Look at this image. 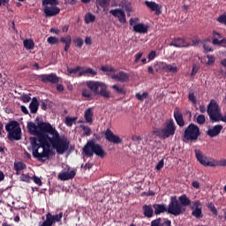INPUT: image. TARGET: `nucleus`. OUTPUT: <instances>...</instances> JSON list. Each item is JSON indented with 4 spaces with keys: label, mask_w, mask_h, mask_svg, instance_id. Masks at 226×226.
Listing matches in <instances>:
<instances>
[{
    "label": "nucleus",
    "mask_w": 226,
    "mask_h": 226,
    "mask_svg": "<svg viewBox=\"0 0 226 226\" xmlns=\"http://www.w3.org/2000/svg\"><path fill=\"white\" fill-rule=\"evenodd\" d=\"M96 1L98 2V4L102 8H107L110 4V0H96Z\"/></svg>",
    "instance_id": "nucleus-38"
},
{
    "label": "nucleus",
    "mask_w": 226,
    "mask_h": 226,
    "mask_svg": "<svg viewBox=\"0 0 226 226\" xmlns=\"http://www.w3.org/2000/svg\"><path fill=\"white\" fill-rule=\"evenodd\" d=\"M84 67L77 66L75 68L71 69L70 67L67 68V75L73 77L78 73V77L86 76L87 74H91L92 76H95L97 72L91 68H87L83 70Z\"/></svg>",
    "instance_id": "nucleus-8"
},
{
    "label": "nucleus",
    "mask_w": 226,
    "mask_h": 226,
    "mask_svg": "<svg viewBox=\"0 0 226 226\" xmlns=\"http://www.w3.org/2000/svg\"><path fill=\"white\" fill-rule=\"evenodd\" d=\"M70 148V139L66 136H61L57 133V154H64Z\"/></svg>",
    "instance_id": "nucleus-12"
},
{
    "label": "nucleus",
    "mask_w": 226,
    "mask_h": 226,
    "mask_svg": "<svg viewBox=\"0 0 226 226\" xmlns=\"http://www.w3.org/2000/svg\"><path fill=\"white\" fill-rule=\"evenodd\" d=\"M200 135H201V132L200 128L194 124H190L185 130L183 141L195 142L198 140Z\"/></svg>",
    "instance_id": "nucleus-6"
},
{
    "label": "nucleus",
    "mask_w": 226,
    "mask_h": 226,
    "mask_svg": "<svg viewBox=\"0 0 226 226\" xmlns=\"http://www.w3.org/2000/svg\"><path fill=\"white\" fill-rule=\"evenodd\" d=\"M104 135L105 139L109 142H112L114 144L122 143V139L117 135H115L109 129H107Z\"/></svg>",
    "instance_id": "nucleus-16"
},
{
    "label": "nucleus",
    "mask_w": 226,
    "mask_h": 226,
    "mask_svg": "<svg viewBox=\"0 0 226 226\" xmlns=\"http://www.w3.org/2000/svg\"><path fill=\"white\" fill-rule=\"evenodd\" d=\"M60 42L65 44L64 51L68 52V50L70 49V46H72V36L67 35L65 37L60 38Z\"/></svg>",
    "instance_id": "nucleus-28"
},
{
    "label": "nucleus",
    "mask_w": 226,
    "mask_h": 226,
    "mask_svg": "<svg viewBox=\"0 0 226 226\" xmlns=\"http://www.w3.org/2000/svg\"><path fill=\"white\" fill-rule=\"evenodd\" d=\"M142 56H143V53H141V52L136 54V55L134 56V57H135L134 63H135V64L139 63V61L140 60V58L142 57Z\"/></svg>",
    "instance_id": "nucleus-54"
},
{
    "label": "nucleus",
    "mask_w": 226,
    "mask_h": 226,
    "mask_svg": "<svg viewBox=\"0 0 226 226\" xmlns=\"http://www.w3.org/2000/svg\"><path fill=\"white\" fill-rule=\"evenodd\" d=\"M93 165H94L93 163L87 162V163L85 164L84 169L85 170H87V169L89 170L93 167Z\"/></svg>",
    "instance_id": "nucleus-63"
},
{
    "label": "nucleus",
    "mask_w": 226,
    "mask_h": 226,
    "mask_svg": "<svg viewBox=\"0 0 226 226\" xmlns=\"http://www.w3.org/2000/svg\"><path fill=\"white\" fill-rule=\"evenodd\" d=\"M205 122H206L205 116L204 115H199L198 117H197V123L199 124H204Z\"/></svg>",
    "instance_id": "nucleus-46"
},
{
    "label": "nucleus",
    "mask_w": 226,
    "mask_h": 226,
    "mask_svg": "<svg viewBox=\"0 0 226 226\" xmlns=\"http://www.w3.org/2000/svg\"><path fill=\"white\" fill-rule=\"evenodd\" d=\"M111 78L120 82H127L129 80V75L124 72H119L117 74L112 75Z\"/></svg>",
    "instance_id": "nucleus-24"
},
{
    "label": "nucleus",
    "mask_w": 226,
    "mask_h": 226,
    "mask_svg": "<svg viewBox=\"0 0 226 226\" xmlns=\"http://www.w3.org/2000/svg\"><path fill=\"white\" fill-rule=\"evenodd\" d=\"M109 13L113 15L115 18H117L120 23L122 24L126 23L125 13L123 10L121 9L111 10Z\"/></svg>",
    "instance_id": "nucleus-17"
},
{
    "label": "nucleus",
    "mask_w": 226,
    "mask_h": 226,
    "mask_svg": "<svg viewBox=\"0 0 226 226\" xmlns=\"http://www.w3.org/2000/svg\"><path fill=\"white\" fill-rule=\"evenodd\" d=\"M83 153L87 157H92L94 154L100 158H104L107 153L103 149L102 146L95 143L94 140L88 141L83 147Z\"/></svg>",
    "instance_id": "nucleus-3"
},
{
    "label": "nucleus",
    "mask_w": 226,
    "mask_h": 226,
    "mask_svg": "<svg viewBox=\"0 0 226 226\" xmlns=\"http://www.w3.org/2000/svg\"><path fill=\"white\" fill-rule=\"evenodd\" d=\"M169 215H173V216H180L185 213V207H182L180 202L177 200V197H171L170 202L168 207Z\"/></svg>",
    "instance_id": "nucleus-7"
},
{
    "label": "nucleus",
    "mask_w": 226,
    "mask_h": 226,
    "mask_svg": "<svg viewBox=\"0 0 226 226\" xmlns=\"http://www.w3.org/2000/svg\"><path fill=\"white\" fill-rule=\"evenodd\" d=\"M139 21V19L138 18H135V19H131L130 21H129V24L131 26H132L135 23H137Z\"/></svg>",
    "instance_id": "nucleus-60"
},
{
    "label": "nucleus",
    "mask_w": 226,
    "mask_h": 226,
    "mask_svg": "<svg viewBox=\"0 0 226 226\" xmlns=\"http://www.w3.org/2000/svg\"><path fill=\"white\" fill-rule=\"evenodd\" d=\"M170 46L176 47V48H187L190 46L189 43H187L184 39L182 38H177L174 39L171 43Z\"/></svg>",
    "instance_id": "nucleus-22"
},
{
    "label": "nucleus",
    "mask_w": 226,
    "mask_h": 226,
    "mask_svg": "<svg viewBox=\"0 0 226 226\" xmlns=\"http://www.w3.org/2000/svg\"><path fill=\"white\" fill-rule=\"evenodd\" d=\"M23 44H24L25 49H26V50H31V49H34V42L31 39L25 40L23 41Z\"/></svg>",
    "instance_id": "nucleus-32"
},
{
    "label": "nucleus",
    "mask_w": 226,
    "mask_h": 226,
    "mask_svg": "<svg viewBox=\"0 0 226 226\" xmlns=\"http://www.w3.org/2000/svg\"><path fill=\"white\" fill-rule=\"evenodd\" d=\"M189 100L192 102L194 104L196 103V97L194 96V94H189Z\"/></svg>",
    "instance_id": "nucleus-59"
},
{
    "label": "nucleus",
    "mask_w": 226,
    "mask_h": 226,
    "mask_svg": "<svg viewBox=\"0 0 226 226\" xmlns=\"http://www.w3.org/2000/svg\"><path fill=\"white\" fill-rule=\"evenodd\" d=\"M95 20V16L93 15L92 13H87L85 16V22L86 24L93 23Z\"/></svg>",
    "instance_id": "nucleus-35"
},
{
    "label": "nucleus",
    "mask_w": 226,
    "mask_h": 226,
    "mask_svg": "<svg viewBox=\"0 0 226 226\" xmlns=\"http://www.w3.org/2000/svg\"><path fill=\"white\" fill-rule=\"evenodd\" d=\"M87 87L95 94L101 95L105 99L110 98V92L107 90L108 87L100 81H87Z\"/></svg>",
    "instance_id": "nucleus-4"
},
{
    "label": "nucleus",
    "mask_w": 226,
    "mask_h": 226,
    "mask_svg": "<svg viewBox=\"0 0 226 226\" xmlns=\"http://www.w3.org/2000/svg\"><path fill=\"white\" fill-rule=\"evenodd\" d=\"M191 209L192 210V216H194L198 220H200V218H203V213H202V204L200 200H195L191 202Z\"/></svg>",
    "instance_id": "nucleus-13"
},
{
    "label": "nucleus",
    "mask_w": 226,
    "mask_h": 226,
    "mask_svg": "<svg viewBox=\"0 0 226 226\" xmlns=\"http://www.w3.org/2000/svg\"><path fill=\"white\" fill-rule=\"evenodd\" d=\"M79 127L84 131V134L87 136H90L91 135V129L84 124H80Z\"/></svg>",
    "instance_id": "nucleus-40"
},
{
    "label": "nucleus",
    "mask_w": 226,
    "mask_h": 226,
    "mask_svg": "<svg viewBox=\"0 0 226 226\" xmlns=\"http://www.w3.org/2000/svg\"><path fill=\"white\" fill-rule=\"evenodd\" d=\"M56 4H57V0L42 1V6H45L44 13L46 17H54V15H57V9L56 8Z\"/></svg>",
    "instance_id": "nucleus-10"
},
{
    "label": "nucleus",
    "mask_w": 226,
    "mask_h": 226,
    "mask_svg": "<svg viewBox=\"0 0 226 226\" xmlns=\"http://www.w3.org/2000/svg\"><path fill=\"white\" fill-rule=\"evenodd\" d=\"M207 207L210 209V211L213 213V215H215V216H217L218 211H217L215 206L212 202H208V203L207 204Z\"/></svg>",
    "instance_id": "nucleus-37"
},
{
    "label": "nucleus",
    "mask_w": 226,
    "mask_h": 226,
    "mask_svg": "<svg viewBox=\"0 0 226 226\" xmlns=\"http://www.w3.org/2000/svg\"><path fill=\"white\" fill-rule=\"evenodd\" d=\"M73 42L76 43V47L81 49L84 46V40L80 37H76L73 39Z\"/></svg>",
    "instance_id": "nucleus-36"
},
{
    "label": "nucleus",
    "mask_w": 226,
    "mask_h": 226,
    "mask_svg": "<svg viewBox=\"0 0 226 226\" xmlns=\"http://www.w3.org/2000/svg\"><path fill=\"white\" fill-rule=\"evenodd\" d=\"M5 130L8 133L7 137L10 140H20L22 137L21 129L20 124H19L17 121H11L5 124Z\"/></svg>",
    "instance_id": "nucleus-5"
},
{
    "label": "nucleus",
    "mask_w": 226,
    "mask_h": 226,
    "mask_svg": "<svg viewBox=\"0 0 226 226\" xmlns=\"http://www.w3.org/2000/svg\"><path fill=\"white\" fill-rule=\"evenodd\" d=\"M149 26L142 23L133 26V31L139 34H147L148 32Z\"/></svg>",
    "instance_id": "nucleus-25"
},
{
    "label": "nucleus",
    "mask_w": 226,
    "mask_h": 226,
    "mask_svg": "<svg viewBox=\"0 0 226 226\" xmlns=\"http://www.w3.org/2000/svg\"><path fill=\"white\" fill-rule=\"evenodd\" d=\"M195 155L197 160L203 165V166H209V167H216L219 165V162L214 159L207 158L201 150L195 149Z\"/></svg>",
    "instance_id": "nucleus-9"
},
{
    "label": "nucleus",
    "mask_w": 226,
    "mask_h": 226,
    "mask_svg": "<svg viewBox=\"0 0 226 226\" xmlns=\"http://www.w3.org/2000/svg\"><path fill=\"white\" fill-rule=\"evenodd\" d=\"M174 118L177 124V125H179L180 127L185 126V120L183 118V114L181 113L179 108H176L174 110Z\"/></svg>",
    "instance_id": "nucleus-18"
},
{
    "label": "nucleus",
    "mask_w": 226,
    "mask_h": 226,
    "mask_svg": "<svg viewBox=\"0 0 226 226\" xmlns=\"http://www.w3.org/2000/svg\"><path fill=\"white\" fill-rule=\"evenodd\" d=\"M123 4L124 3L125 4V6H124V9L126 11V12H128V16H130V12L132 11V6H131V4L130 3H127L126 4V1H123L122 2Z\"/></svg>",
    "instance_id": "nucleus-49"
},
{
    "label": "nucleus",
    "mask_w": 226,
    "mask_h": 226,
    "mask_svg": "<svg viewBox=\"0 0 226 226\" xmlns=\"http://www.w3.org/2000/svg\"><path fill=\"white\" fill-rule=\"evenodd\" d=\"M155 56H156V52L154 51V50L151 51V52L148 54V56H147L148 62L154 60Z\"/></svg>",
    "instance_id": "nucleus-51"
},
{
    "label": "nucleus",
    "mask_w": 226,
    "mask_h": 226,
    "mask_svg": "<svg viewBox=\"0 0 226 226\" xmlns=\"http://www.w3.org/2000/svg\"><path fill=\"white\" fill-rule=\"evenodd\" d=\"M203 48H204V49H205L207 52H212V51H214V49H213L211 47H209L207 44H204V45H203Z\"/></svg>",
    "instance_id": "nucleus-58"
},
{
    "label": "nucleus",
    "mask_w": 226,
    "mask_h": 226,
    "mask_svg": "<svg viewBox=\"0 0 226 226\" xmlns=\"http://www.w3.org/2000/svg\"><path fill=\"white\" fill-rule=\"evenodd\" d=\"M153 209H154V213L158 216V215H162V213H168V207L165 204H154Z\"/></svg>",
    "instance_id": "nucleus-23"
},
{
    "label": "nucleus",
    "mask_w": 226,
    "mask_h": 226,
    "mask_svg": "<svg viewBox=\"0 0 226 226\" xmlns=\"http://www.w3.org/2000/svg\"><path fill=\"white\" fill-rule=\"evenodd\" d=\"M177 126L173 119H169L164 123L163 128H156L153 133L162 139H166L170 137H173L176 133Z\"/></svg>",
    "instance_id": "nucleus-2"
},
{
    "label": "nucleus",
    "mask_w": 226,
    "mask_h": 226,
    "mask_svg": "<svg viewBox=\"0 0 226 226\" xmlns=\"http://www.w3.org/2000/svg\"><path fill=\"white\" fill-rule=\"evenodd\" d=\"M82 96L85 97V98H87V99H91L92 94H91V93H90L89 90L84 89V90L82 91Z\"/></svg>",
    "instance_id": "nucleus-48"
},
{
    "label": "nucleus",
    "mask_w": 226,
    "mask_h": 226,
    "mask_svg": "<svg viewBox=\"0 0 226 226\" xmlns=\"http://www.w3.org/2000/svg\"><path fill=\"white\" fill-rule=\"evenodd\" d=\"M215 46H220L222 45L221 41H219L217 38H215L212 42Z\"/></svg>",
    "instance_id": "nucleus-61"
},
{
    "label": "nucleus",
    "mask_w": 226,
    "mask_h": 226,
    "mask_svg": "<svg viewBox=\"0 0 226 226\" xmlns=\"http://www.w3.org/2000/svg\"><path fill=\"white\" fill-rule=\"evenodd\" d=\"M145 4L152 11H155V15L159 16L162 14V7L154 2L146 1Z\"/></svg>",
    "instance_id": "nucleus-20"
},
{
    "label": "nucleus",
    "mask_w": 226,
    "mask_h": 226,
    "mask_svg": "<svg viewBox=\"0 0 226 226\" xmlns=\"http://www.w3.org/2000/svg\"><path fill=\"white\" fill-rule=\"evenodd\" d=\"M85 119L86 122L88 124H92L93 123V117H94V113H93V109L89 108L85 111Z\"/></svg>",
    "instance_id": "nucleus-30"
},
{
    "label": "nucleus",
    "mask_w": 226,
    "mask_h": 226,
    "mask_svg": "<svg viewBox=\"0 0 226 226\" xmlns=\"http://www.w3.org/2000/svg\"><path fill=\"white\" fill-rule=\"evenodd\" d=\"M57 216L52 215L51 214L46 215V220L42 222H39V226H52L56 223Z\"/></svg>",
    "instance_id": "nucleus-21"
},
{
    "label": "nucleus",
    "mask_w": 226,
    "mask_h": 226,
    "mask_svg": "<svg viewBox=\"0 0 226 226\" xmlns=\"http://www.w3.org/2000/svg\"><path fill=\"white\" fill-rule=\"evenodd\" d=\"M38 107H40V102L36 97H34L29 104L31 114H36V112H38Z\"/></svg>",
    "instance_id": "nucleus-27"
},
{
    "label": "nucleus",
    "mask_w": 226,
    "mask_h": 226,
    "mask_svg": "<svg viewBox=\"0 0 226 226\" xmlns=\"http://www.w3.org/2000/svg\"><path fill=\"white\" fill-rule=\"evenodd\" d=\"M147 96H148V93H147V92L143 93L142 94H139V93H137V94H136V98H137L139 101H140V102H143L144 99L147 98Z\"/></svg>",
    "instance_id": "nucleus-39"
},
{
    "label": "nucleus",
    "mask_w": 226,
    "mask_h": 226,
    "mask_svg": "<svg viewBox=\"0 0 226 226\" xmlns=\"http://www.w3.org/2000/svg\"><path fill=\"white\" fill-rule=\"evenodd\" d=\"M161 222H162V218L161 217H159V218H157L155 220H153L151 222V226H162V223H161Z\"/></svg>",
    "instance_id": "nucleus-43"
},
{
    "label": "nucleus",
    "mask_w": 226,
    "mask_h": 226,
    "mask_svg": "<svg viewBox=\"0 0 226 226\" xmlns=\"http://www.w3.org/2000/svg\"><path fill=\"white\" fill-rule=\"evenodd\" d=\"M39 80L44 83L50 82V84H56L57 83V75L51 73V74H41L39 75Z\"/></svg>",
    "instance_id": "nucleus-15"
},
{
    "label": "nucleus",
    "mask_w": 226,
    "mask_h": 226,
    "mask_svg": "<svg viewBox=\"0 0 226 226\" xmlns=\"http://www.w3.org/2000/svg\"><path fill=\"white\" fill-rule=\"evenodd\" d=\"M219 121H222L224 123H226V115L225 116H222L221 114L218 117V122Z\"/></svg>",
    "instance_id": "nucleus-62"
},
{
    "label": "nucleus",
    "mask_w": 226,
    "mask_h": 226,
    "mask_svg": "<svg viewBox=\"0 0 226 226\" xmlns=\"http://www.w3.org/2000/svg\"><path fill=\"white\" fill-rule=\"evenodd\" d=\"M199 71V68L196 65L192 66L191 76H194Z\"/></svg>",
    "instance_id": "nucleus-57"
},
{
    "label": "nucleus",
    "mask_w": 226,
    "mask_h": 226,
    "mask_svg": "<svg viewBox=\"0 0 226 226\" xmlns=\"http://www.w3.org/2000/svg\"><path fill=\"white\" fill-rule=\"evenodd\" d=\"M112 88L114 90H116L117 94H125V91L124 90V88L123 87H119V86H117V85L112 86Z\"/></svg>",
    "instance_id": "nucleus-41"
},
{
    "label": "nucleus",
    "mask_w": 226,
    "mask_h": 226,
    "mask_svg": "<svg viewBox=\"0 0 226 226\" xmlns=\"http://www.w3.org/2000/svg\"><path fill=\"white\" fill-rule=\"evenodd\" d=\"M48 43H49L50 45H54V44L57 43V38L49 37L48 38Z\"/></svg>",
    "instance_id": "nucleus-53"
},
{
    "label": "nucleus",
    "mask_w": 226,
    "mask_h": 226,
    "mask_svg": "<svg viewBox=\"0 0 226 226\" xmlns=\"http://www.w3.org/2000/svg\"><path fill=\"white\" fill-rule=\"evenodd\" d=\"M207 113L212 122H218L220 117L219 105L215 100H211L207 107Z\"/></svg>",
    "instance_id": "nucleus-11"
},
{
    "label": "nucleus",
    "mask_w": 226,
    "mask_h": 226,
    "mask_svg": "<svg viewBox=\"0 0 226 226\" xmlns=\"http://www.w3.org/2000/svg\"><path fill=\"white\" fill-rule=\"evenodd\" d=\"M21 100L24 103H29V102H31V95L30 94H23L21 96Z\"/></svg>",
    "instance_id": "nucleus-44"
},
{
    "label": "nucleus",
    "mask_w": 226,
    "mask_h": 226,
    "mask_svg": "<svg viewBox=\"0 0 226 226\" xmlns=\"http://www.w3.org/2000/svg\"><path fill=\"white\" fill-rule=\"evenodd\" d=\"M162 70L166 71L167 72H173L177 73L178 72V69L177 66H173L171 64H167L165 63L160 64Z\"/></svg>",
    "instance_id": "nucleus-29"
},
{
    "label": "nucleus",
    "mask_w": 226,
    "mask_h": 226,
    "mask_svg": "<svg viewBox=\"0 0 226 226\" xmlns=\"http://www.w3.org/2000/svg\"><path fill=\"white\" fill-rule=\"evenodd\" d=\"M85 43L87 45H91L92 44V40L90 37H87L86 40H85Z\"/></svg>",
    "instance_id": "nucleus-64"
},
{
    "label": "nucleus",
    "mask_w": 226,
    "mask_h": 226,
    "mask_svg": "<svg viewBox=\"0 0 226 226\" xmlns=\"http://www.w3.org/2000/svg\"><path fill=\"white\" fill-rule=\"evenodd\" d=\"M163 166H164V162L163 160H161L156 166V170H161L163 168Z\"/></svg>",
    "instance_id": "nucleus-55"
},
{
    "label": "nucleus",
    "mask_w": 226,
    "mask_h": 226,
    "mask_svg": "<svg viewBox=\"0 0 226 226\" xmlns=\"http://www.w3.org/2000/svg\"><path fill=\"white\" fill-rule=\"evenodd\" d=\"M143 215L146 218H152L154 216V211L152 205H144L143 207Z\"/></svg>",
    "instance_id": "nucleus-26"
},
{
    "label": "nucleus",
    "mask_w": 226,
    "mask_h": 226,
    "mask_svg": "<svg viewBox=\"0 0 226 226\" xmlns=\"http://www.w3.org/2000/svg\"><path fill=\"white\" fill-rule=\"evenodd\" d=\"M20 180L25 183H31V177H29V175L22 174L20 176Z\"/></svg>",
    "instance_id": "nucleus-42"
},
{
    "label": "nucleus",
    "mask_w": 226,
    "mask_h": 226,
    "mask_svg": "<svg viewBox=\"0 0 226 226\" xmlns=\"http://www.w3.org/2000/svg\"><path fill=\"white\" fill-rule=\"evenodd\" d=\"M27 130L31 135L32 154L38 162H47L50 156H54V149H57V132L49 123L34 122L27 123Z\"/></svg>",
    "instance_id": "nucleus-1"
},
{
    "label": "nucleus",
    "mask_w": 226,
    "mask_h": 226,
    "mask_svg": "<svg viewBox=\"0 0 226 226\" xmlns=\"http://www.w3.org/2000/svg\"><path fill=\"white\" fill-rule=\"evenodd\" d=\"M179 202L184 207L192 204L191 200L185 194H183L179 197Z\"/></svg>",
    "instance_id": "nucleus-31"
},
{
    "label": "nucleus",
    "mask_w": 226,
    "mask_h": 226,
    "mask_svg": "<svg viewBox=\"0 0 226 226\" xmlns=\"http://www.w3.org/2000/svg\"><path fill=\"white\" fill-rule=\"evenodd\" d=\"M76 175H77V172H75V170L70 171V167L66 165V170L59 173L58 178L63 181H66V180L73 179V177H75Z\"/></svg>",
    "instance_id": "nucleus-14"
},
{
    "label": "nucleus",
    "mask_w": 226,
    "mask_h": 226,
    "mask_svg": "<svg viewBox=\"0 0 226 226\" xmlns=\"http://www.w3.org/2000/svg\"><path fill=\"white\" fill-rule=\"evenodd\" d=\"M162 226H172L171 221L169 219H164V222H163V223H162Z\"/></svg>",
    "instance_id": "nucleus-56"
},
{
    "label": "nucleus",
    "mask_w": 226,
    "mask_h": 226,
    "mask_svg": "<svg viewBox=\"0 0 226 226\" xmlns=\"http://www.w3.org/2000/svg\"><path fill=\"white\" fill-rule=\"evenodd\" d=\"M222 129H223L222 125L217 124V125H215L213 128L208 129V131L207 132V134L211 138H215L221 133Z\"/></svg>",
    "instance_id": "nucleus-19"
},
{
    "label": "nucleus",
    "mask_w": 226,
    "mask_h": 226,
    "mask_svg": "<svg viewBox=\"0 0 226 226\" xmlns=\"http://www.w3.org/2000/svg\"><path fill=\"white\" fill-rule=\"evenodd\" d=\"M207 57L208 58L207 65H213L215 62V57L211 55H207Z\"/></svg>",
    "instance_id": "nucleus-47"
},
{
    "label": "nucleus",
    "mask_w": 226,
    "mask_h": 226,
    "mask_svg": "<svg viewBox=\"0 0 226 226\" xmlns=\"http://www.w3.org/2000/svg\"><path fill=\"white\" fill-rule=\"evenodd\" d=\"M75 151V146L69 144V149L66 152V156H70Z\"/></svg>",
    "instance_id": "nucleus-50"
},
{
    "label": "nucleus",
    "mask_w": 226,
    "mask_h": 226,
    "mask_svg": "<svg viewBox=\"0 0 226 226\" xmlns=\"http://www.w3.org/2000/svg\"><path fill=\"white\" fill-rule=\"evenodd\" d=\"M217 21L222 24L226 26V14L221 15L218 19Z\"/></svg>",
    "instance_id": "nucleus-45"
},
{
    "label": "nucleus",
    "mask_w": 226,
    "mask_h": 226,
    "mask_svg": "<svg viewBox=\"0 0 226 226\" xmlns=\"http://www.w3.org/2000/svg\"><path fill=\"white\" fill-rule=\"evenodd\" d=\"M24 169H26V164L23 162H18L14 163V170H16V174L19 175V172H20V170H24Z\"/></svg>",
    "instance_id": "nucleus-33"
},
{
    "label": "nucleus",
    "mask_w": 226,
    "mask_h": 226,
    "mask_svg": "<svg viewBox=\"0 0 226 226\" xmlns=\"http://www.w3.org/2000/svg\"><path fill=\"white\" fill-rule=\"evenodd\" d=\"M33 181L35 183V185H38V186H41V179L40 177L34 176Z\"/></svg>",
    "instance_id": "nucleus-52"
},
{
    "label": "nucleus",
    "mask_w": 226,
    "mask_h": 226,
    "mask_svg": "<svg viewBox=\"0 0 226 226\" xmlns=\"http://www.w3.org/2000/svg\"><path fill=\"white\" fill-rule=\"evenodd\" d=\"M77 117H65V121L64 124L68 126V127H72L73 124L77 122Z\"/></svg>",
    "instance_id": "nucleus-34"
}]
</instances>
